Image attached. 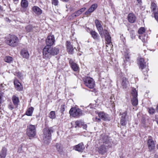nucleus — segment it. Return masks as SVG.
<instances>
[{
	"label": "nucleus",
	"instance_id": "f257e3e1",
	"mask_svg": "<svg viewBox=\"0 0 158 158\" xmlns=\"http://www.w3.org/2000/svg\"><path fill=\"white\" fill-rule=\"evenodd\" d=\"M54 131L52 127L46 128L43 129V141L46 144H48L50 143L51 139V134Z\"/></svg>",
	"mask_w": 158,
	"mask_h": 158
},
{
	"label": "nucleus",
	"instance_id": "f03ea898",
	"mask_svg": "<svg viewBox=\"0 0 158 158\" xmlns=\"http://www.w3.org/2000/svg\"><path fill=\"white\" fill-rule=\"evenodd\" d=\"M6 43L12 47L17 46L19 43V40L18 37L15 35H9L8 38L6 40Z\"/></svg>",
	"mask_w": 158,
	"mask_h": 158
},
{
	"label": "nucleus",
	"instance_id": "7ed1b4c3",
	"mask_svg": "<svg viewBox=\"0 0 158 158\" xmlns=\"http://www.w3.org/2000/svg\"><path fill=\"white\" fill-rule=\"evenodd\" d=\"M26 133L27 135L30 139L34 137L36 133V126L32 124L27 125Z\"/></svg>",
	"mask_w": 158,
	"mask_h": 158
},
{
	"label": "nucleus",
	"instance_id": "20e7f679",
	"mask_svg": "<svg viewBox=\"0 0 158 158\" xmlns=\"http://www.w3.org/2000/svg\"><path fill=\"white\" fill-rule=\"evenodd\" d=\"M105 35L106 43L107 44L106 47V49L108 50L110 48L111 50L113 45L111 44V38L109 33L106 30H104L103 35Z\"/></svg>",
	"mask_w": 158,
	"mask_h": 158
},
{
	"label": "nucleus",
	"instance_id": "39448f33",
	"mask_svg": "<svg viewBox=\"0 0 158 158\" xmlns=\"http://www.w3.org/2000/svg\"><path fill=\"white\" fill-rule=\"evenodd\" d=\"M69 112L70 115L74 117H79L83 115L81 110L76 107L71 108Z\"/></svg>",
	"mask_w": 158,
	"mask_h": 158
},
{
	"label": "nucleus",
	"instance_id": "423d86ee",
	"mask_svg": "<svg viewBox=\"0 0 158 158\" xmlns=\"http://www.w3.org/2000/svg\"><path fill=\"white\" fill-rule=\"evenodd\" d=\"M84 81L85 85L89 88L92 89L95 86V81L91 77H86L84 79Z\"/></svg>",
	"mask_w": 158,
	"mask_h": 158
},
{
	"label": "nucleus",
	"instance_id": "0eeeda50",
	"mask_svg": "<svg viewBox=\"0 0 158 158\" xmlns=\"http://www.w3.org/2000/svg\"><path fill=\"white\" fill-rule=\"evenodd\" d=\"M43 58L46 60H48L51 57L50 47L46 46L43 51Z\"/></svg>",
	"mask_w": 158,
	"mask_h": 158
},
{
	"label": "nucleus",
	"instance_id": "6e6552de",
	"mask_svg": "<svg viewBox=\"0 0 158 158\" xmlns=\"http://www.w3.org/2000/svg\"><path fill=\"white\" fill-rule=\"evenodd\" d=\"M137 62L138 65L139 66V68L141 69V70H143V71H144V69L147 71V69H145L147 66V64L144 61L143 58L140 57H139L137 59Z\"/></svg>",
	"mask_w": 158,
	"mask_h": 158
},
{
	"label": "nucleus",
	"instance_id": "1a4fd4ad",
	"mask_svg": "<svg viewBox=\"0 0 158 158\" xmlns=\"http://www.w3.org/2000/svg\"><path fill=\"white\" fill-rule=\"evenodd\" d=\"M95 23L96 27L98 30L99 34L102 37H103L104 34V30L102 25L101 23V22L98 19L95 20Z\"/></svg>",
	"mask_w": 158,
	"mask_h": 158
},
{
	"label": "nucleus",
	"instance_id": "9d476101",
	"mask_svg": "<svg viewBox=\"0 0 158 158\" xmlns=\"http://www.w3.org/2000/svg\"><path fill=\"white\" fill-rule=\"evenodd\" d=\"M55 37L53 35H51L48 36L46 40V46L50 47L55 42Z\"/></svg>",
	"mask_w": 158,
	"mask_h": 158
},
{
	"label": "nucleus",
	"instance_id": "9b49d317",
	"mask_svg": "<svg viewBox=\"0 0 158 158\" xmlns=\"http://www.w3.org/2000/svg\"><path fill=\"white\" fill-rule=\"evenodd\" d=\"M127 111H125L124 112L122 113L121 112H120L119 114L121 115L120 118V123L122 126H125L127 123L126 120V116L127 115Z\"/></svg>",
	"mask_w": 158,
	"mask_h": 158
},
{
	"label": "nucleus",
	"instance_id": "f8f14e48",
	"mask_svg": "<svg viewBox=\"0 0 158 158\" xmlns=\"http://www.w3.org/2000/svg\"><path fill=\"white\" fill-rule=\"evenodd\" d=\"M66 45L69 54H73L74 49L71 43L69 41H67L66 42Z\"/></svg>",
	"mask_w": 158,
	"mask_h": 158
},
{
	"label": "nucleus",
	"instance_id": "ddd939ff",
	"mask_svg": "<svg viewBox=\"0 0 158 158\" xmlns=\"http://www.w3.org/2000/svg\"><path fill=\"white\" fill-rule=\"evenodd\" d=\"M98 116L103 120L109 121L110 118L108 114L103 112H100L98 113Z\"/></svg>",
	"mask_w": 158,
	"mask_h": 158
},
{
	"label": "nucleus",
	"instance_id": "4468645a",
	"mask_svg": "<svg viewBox=\"0 0 158 158\" xmlns=\"http://www.w3.org/2000/svg\"><path fill=\"white\" fill-rule=\"evenodd\" d=\"M33 12L36 15H39L42 13V10L39 7L34 6L32 7Z\"/></svg>",
	"mask_w": 158,
	"mask_h": 158
},
{
	"label": "nucleus",
	"instance_id": "2eb2a0df",
	"mask_svg": "<svg viewBox=\"0 0 158 158\" xmlns=\"http://www.w3.org/2000/svg\"><path fill=\"white\" fill-rule=\"evenodd\" d=\"M69 63L70 64L71 67L73 71H77L78 70L79 67L77 64L74 62L72 60H70L69 61Z\"/></svg>",
	"mask_w": 158,
	"mask_h": 158
},
{
	"label": "nucleus",
	"instance_id": "dca6fc26",
	"mask_svg": "<svg viewBox=\"0 0 158 158\" xmlns=\"http://www.w3.org/2000/svg\"><path fill=\"white\" fill-rule=\"evenodd\" d=\"M84 148L85 147L83 143H81L74 147V149L75 150L80 152H82Z\"/></svg>",
	"mask_w": 158,
	"mask_h": 158
},
{
	"label": "nucleus",
	"instance_id": "f3484780",
	"mask_svg": "<svg viewBox=\"0 0 158 158\" xmlns=\"http://www.w3.org/2000/svg\"><path fill=\"white\" fill-rule=\"evenodd\" d=\"M21 55L23 57L28 59L29 57V55L27 49L23 48L21 51Z\"/></svg>",
	"mask_w": 158,
	"mask_h": 158
},
{
	"label": "nucleus",
	"instance_id": "a211bd4d",
	"mask_svg": "<svg viewBox=\"0 0 158 158\" xmlns=\"http://www.w3.org/2000/svg\"><path fill=\"white\" fill-rule=\"evenodd\" d=\"M151 137H149L148 140V144L149 149L150 150L153 149L155 147V144L153 140L151 139Z\"/></svg>",
	"mask_w": 158,
	"mask_h": 158
},
{
	"label": "nucleus",
	"instance_id": "6ab92c4d",
	"mask_svg": "<svg viewBox=\"0 0 158 158\" xmlns=\"http://www.w3.org/2000/svg\"><path fill=\"white\" fill-rule=\"evenodd\" d=\"M98 5L97 4H93L88 10L85 13L86 15H88L89 13L93 12L97 7Z\"/></svg>",
	"mask_w": 158,
	"mask_h": 158
},
{
	"label": "nucleus",
	"instance_id": "aec40b11",
	"mask_svg": "<svg viewBox=\"0 0 158 158\" xmlns=\"http://www.w3.org/2000/svg\"><path fill=\"white\" fill-rule=\"evenodd\" d=\"M121 83L123 88H126L129 82L126 77H123L121 79Z\"/></svg>",
	"mask_w": 158,
	"mask_h": 158
},
{
	"label": "nucleus",
	"instance_id": "412c9836",
	"mask_svg": "<svg viewBox=\"0 0 158 158\" xmlns=\"http://www.w3.org/2000/svg\"><path fill=\"white\" fill-rule=\"evenodd\" d=\"M14 84L17 90L21 91L22 90L23 88L22 86L20 83L17 80H15L14 81Z\"/></svg>",
	"mask_w": 158,
	"mask_h": 158
},
{
	"label": "nucleus",
	"instance_id": "4be33fe9",
	"mask_svg": "<svg viewBox=\"0 0 158 158\" xmlns=\"http://www.w3.org/2000/svg\"><path fill=\"white\" fill-rule=\"evenodd\" d=\"M128 20L129 22L133 23L136 20V17L132 13H130L128 15Z\"/></svg>",
	"mask_w": 158,
	"mask_h": 158
},
{
	"label": "nucleus",
	"instance_id": "5701e85b",
	"mask_svg": "<svg viewBox=\"0 0 158 158\" xmlns=\"http://www.w3.org/2000/svg\"><path fill=\"white\" fill-rule=\"evenodd\" d=\"M51 56L57 55L59 52V49L56 47L52 48L50 47Z\"/></svg>",
	"mask_w": 158,
	"mask_h": 158
},
{
	"label": "nucleus",
	"instance_id": "b1692460",
	"mask_svg": "<svg viewBox=\"0 0 158 158\" xmlns=\"http://www.w3.org/2000/svg\"><path fill=\"white\" fill-rule=\"evenodd\" d=\"M151 11L153 12L154 14L158 11V8L154 2H152L151 4Z\"/></svg>",
	"mask_w": 158,
	"mask_h": 158
},
{
	"label": "nucleus",
	"instance_id": "393cba45",
	"mask_svg": "<svg viewBox=\"0 0 158 158\" xmlns=\"http://www.w3.org/2000/svg\"><path fill=\"white\" fill-rule=\"evenodd\" d=\"M12 100L14 105L17 107L19 102L18 98L15 95H13L12 97Z\"/></svg>",
	"mask_w": 158,
	"mask_h": 158
},
{
	"label": "nucleus",
	"instance_id": "a878e982",
	"mask_svg": "<svg viewBox=\"0 0 158 158\" xmlns=\"http://www.w3.org/2000/svg\"><path fill=\"white\" fill-rule=\"evenodd\" d=\"M21 5L23 8H26L28 6V1L27 0H21Z\"/></svg>",
	"mask_w": 158,
	"mask_h": 158
},
{
	"label": "nucleus",
	"instance_id": "bb28decb",
	"mask_svg": "<svg viewBox=\"0 0 158 158\" xmlns=\"http://www.w3.org/2000/svg\"><path fill=\"white\" fill-rule=\"evenodd\" d=\"M90 34L94 40H98V39L99 36L98 34L95 31L91 30L90 32Z\"/></svg>",
	"mask_w": 158,
	"mask_h": 158
},
{
	"label": "nucleus",
	"instance_id": "cd10ccee",
	"mask_svg": "<svg viewBox=\"0 0 158 158\" xmlns=\"http://www.w3.org/2000/svg\"><path fill=\"white\" fill-rule=\"evenodd\" d=\"M106 151V147L104 145L100 146L98 148L99 152L102 154L104 153Z\"/></svg>",
	"mask_w": 158,
	"mask_h": 158
},
{
	"label": "nucleus",
	"instance_id": "c85d7f7f",
	"mask_svg": "<svg viewBox=\"0 0 158 158\" xmlns=\"http://www.w3.org/2000/svg\"><path fill=\"white\" fill-rule=\"evenodd\" d=\"M33 110L34 108L33 107H29L27 110L26 112V114L28 116H31L32 115Z\"/></svg>",
	"mask_w": 158,
	"mask_h": 158
},
{
	"label": "nucleus",
	"instance_id": "c756f323",
	"mask_svg": "<svg viewBox=\"0 0 158 158\" xmlns=\"http://www.w3.org/2000/svg\"><path fill=\"white\" fill-rule=\"evenodd\" d=\"M55 147L57 151L59 153H61V152H62L63 151V148L60 144L59 143H56V144Z\"/></svg>",
	"mask_w": 158,
	"mask_h": 158
},
{
	"label": "nucleus",
	"instance_id": "7c9ffc66",
	"mask_svg": "<svg viewBox=\"0 0 158 158\" xmlns=\"http://www.w3.org/2000/svg\"><path fill=\"white\" fill-rule=\"evenodd\" d=\"M7 149L5 147H3L1 154V158H5L6 154Z\"/></svg>",
	"mask_w": 158,
	"mask_h": 158
},
{
	"label": "nucleus",
	"instance_id": "2f4dec72",
	"mask_svg": "<svg viewBox=\"0 0 158 158\" xmlns=\"http://www.w3.org/2000/svg\"><path fill=\"white\" fill-rule=\"evenodd\" d=\"M35 28V27H33L31 25H28L25 27V30L27 32H29L35 31L34 30Z\"/></svg>",
	"mask_w": 158,
	"mask_h": 158
},
{
	"label": "nucleus",
	"instance_id": "473e14b6",
	"mask_svg": "<svg viewBox=\"0 0 158 158\" xmlns=\"http://www.w3.org/2000/svg\"><path fill=\"white\" fill-rule=\"evenodd\" d=\"M109 138L106 135H104L101 139L103 143H107L109 141Z\"/></svg>",
	"mask_w": 158,
	"mask_h": 158
},
{
	"label": "nucleus",
	"instance_id": "72a5a7b5",
	"mask_svg": "<svg viewBox=\"0 0 158 158\" xmlns=\"http://www.w3.org/2000/svg\"><path fill=\"white\" fill-rule=\"evenodd\" d=\"M131 101L132 105L134 106H137L138 104V101L137 98H133Z\"/></svg>",
	"mask_w": 158,
	"mask_h": 158
},
{
	"label": "nucleus",
	"instance_id": "f704fd0d",
	"mask_svg": "<svg viewBox=\"0 0 158 158\" xmlns=\"http://www.w3.org/2000/svg\"><path fill=\"white\" fill-rule=\"evenodd\" d=\"M131 94L133 98H137L138 93L135 89L133 88L132 89Z\"/></svg>",
	"mask_w": 158,
	"mask_h": 158
},
{
	"label": "nucleus",
	"instance_id": "c9c22d12",
	"mask_svg": "<svg viewBox=\"0 0 158 158\" xmlns=\"http://www.w3.org/2000/svg\"><path fill=\"white\" fill-rule=\"evenodd\" d=\"M82 125H83V123L77 121L75 122V127L76 128L77 127H81Z\"/></svg>",
	"mask_w": 158,
	"mask_h": 158
},
{
	"label": "nucleus",
	"instance_id": "e433bc0d",
	"mask_svg": "<svg viewBox=\"0 0 158 158\" xmlns=\"http://www.w3.org/2000/svg\"><path fill=\"white\" fill-rule=\"evenodd\" d=\"M5 61L7 63H10L13 60V58L10 56H6L4 59Z\"/></svg>",
	"mask_w": 158,
	"mask_h": 158
},
{
	"label": "nucleus",
	"instance_id": "4c0bfd02",
	"mask_svg": "<svg viewBox=\"0 0 158 158\" xmlns=\"http://www.w3.org/2000/svg\"><path fill=\"white\" fill-rule=\"evenodd\" d=\"M49 117L51 118H55L56 117L55 112L54 111H51L49 114Z\"/></svg>",
	"mask_w": 158,
	"mask_h": 158
},
{
	"label": "nucleus",
	"instance_id": "58836bf2",
	"mask_svg": "<svg viewBox=\"0 0 158 158\" xmlns=\"http://www.w3.org/2000/svg\"><path fill=\"white\" fill-rule=\"evenodd\" d=\"M148 112L150 114H153L156 112V110L152 107L148 108Z\"/></svg>",
	"mask_w": 158,
	"mask_h": 158
},
{
	"label": "nucleus",
	"instance_id": "ea45409f",
	"mask_svg": "<svg viewBox=\"0 0 158 158\" xmlns=\"http://www.w3.org/2000/svg\"><path fill=\"white\" fill-rule=\"evenodd\" d=\"M145 28L144 27H141L139 30L138 33L139 34H142L145 32Z\"/></svg>",
	"mask_w": 158,
	"mask_h": 158
},
{
	"label": "nucleus",
	"instance_id": "a19ab883",
	"mask_svg": "<svg viewBox=\"0 0 158 158\" xmlns=\"http://www.w3.org/2000/svg\"><path fill=\"white\" fill-rule=\"evenodd\" d=\"M81 11H80L79 10L77 11L75 13L73 14V16L77 17L79 16L81 14Z\"/></svg>",
	"mask_w": 158,
	"mask_h": 158
},
{
	"label": "nucleus",
	"instance_id": "79ce46f5",
	"mask_svg": "<svg viewBox=\"0 0 158 158\" xmlns=\"http://www.w3.org/2000/svg\"><path fill=\"white\" fill-rule=\"evenodd\" d=\"M52 5L56 6L58 5V0H52Z\"/></svg>",
	"mask_w": 158,
	"mask_h": 158
},
{
	"label": "nucleus",
	"instance_id": "37998d69",
	"mask_svg": "<svg viewBox=\"0 0 158 158\" xmlns=\"http://www.w3.org/2000/svg\"><path fill=\"white\" fill-rule=\"evenodd\" d=\"M145 69H147V71H146V70H145V69L143 70L144 71H143V70H142V71L143 73L144 74V75H145L146 76H148V69L147 67L145 68Z\"/></svg>",
	"mask_w": 158,
	"mask_h": 158
},
{
	"label": "nucleus",
	"instance_id": "c03bdc74",
	"mask_svg": "<svg viewBox=\"0 0 158 158\" xmlns=\"http://www.w3.org/2000/svg\"><path fill=\"white\" fill-rule=\"evenodd\" d=\"M65 110L64 109V105H62L60 107V111L61 113H63Z\"/></svg>",
	"mask_w": 158,
	"mask_h": 158
},
{
	"label": "nucleus",
	"instance_id": "a18cd8bd",
	"mask_svg": "<svg viewBox=\"0 0 158 158\" xmlns=\"http://www.w3.org/2000/svg\"><path fill=\"white\" fill-rule=\"evenodd\" d=\"M93 119L94 121L100 122L101 121V119L100 118L97 117L93 118Z\"/></svg>",
	"mask_w": 158,
	"mask_h": 158
},
{
	"label": "nucleus",
	"instance_id": "49530a36",
	"mask_svg": "<svg viewBox=\"0 0 158 158\" xmlns=\"http://www.w3.org/2000/svg\"><path fill=\"white\" fill-rule=\"evenodd\" d=\"M8 107L11 110H12L14 108L12 104H9L8 105Z\"/></svg>",
	"mask_w": 158,
	"mask_h": 158
},
{
	"label": "nucleus",
	"instance_id": "de8ad7c7",
	"mask_svg": "<svg viewBox=\"0 0 158 158\" xmlns=\"http://www.w3.org/2000/svg\"><path fill=\"white\" fill-rule=\"evenodd\" d=\"M138 2V5L139 6L141 5L142 3V0H136Z\"/></svg>",
	"mask_w": 158,
	"mask_h": 158
},
{
	"label": "nucleus",
	"instance_id": "09e8293b",
	"mask_svg": "<svg viewBox=\"0 0 158 158\" xmlns=\"http://www.w3.org/2000/svg\"><path fill=\"white\" fill-rule=\"evenodd\" d=\"M81 127H82L84 129L86 130V128H87V125L85 124H84L83 123V125H82V126Z\"/></svg>",
	"mask_w": 158,
	"mask_h": 158
},
{
	"label": "nucleus",
	"instance_id": "8fccbe9b",
	"mask_svg": "<svg viewBox=\"0 0 158 158\" xmlns=\"http://www.w3.org/2000/svg\"><path fill=\"white\" fill-rule=\"evenodd\" d=\"M85 9H86V8L85 7H84V8H82L80 9L79 10L80 11H81V13H82V12H83V11H84L85 10Z\"/></svg>",
	"mask_w": 158,
	"mask_h": 158
},
{
	"label": "nucleus",
	"instance_id": "3c124183",
	"mask_svg": "<svg viewBox=\"0 0 158 158\" xmlns=\"http://www.w3.org/2000/svg\"><path fill=\"white\" fill-rule=\"evenodd\" d=\"M22 146H21L20 147H19L18 150V152H20L22 150Z\"/></svg>",
	"mask_w": 158,
	"mask_h": 158
},
{
	"label": "nucleus",
	"instance_id": "603ef678",
	"mask_svg": "<svg viewBox=\"0 0 158 158\" xmlns=\"http://www.w3.org/2000/svg\"><path fill=\"white\" fill-rule=\"evenodd\" d=\"M156 110L157 112H158V104H157L156 108Z\"/></svg>",
	"mask_w": 158,
	"mask_h": 158
},
{
	"label": "nucleus",
	"instance_id": "864d4df0",
	"mask_svg": "<svg viewBox=\"0 0 158 158\" xmlns=\"http://www.w3.org/2000/svg\"><path fill=\"white\" fill-rule=\"evenodd\" d=\"M62 1H64V2H68V1L69 0H62Z\"/></svg>",
	"mask_w": 158,
	"mask_h": 158
},
{
	"label": "nucleus",
	"instance_id": "5fc2aeb1",
	"mask_svg": "<svg viewBox=\"0 0 158 158\" xmlns=\"http://www.w3.org/2000/svg\"><path fill=\"white\" fill-rule=\"evenodd\" d=\"M139 39H141L142 37L141 36L139 35Z\"/></svg>",
	"mask_w": 158,
	"mask_h": 158
},
{
	"label": "nucleus",
	"instance_id": "6e6d98bb",
	"mask_svg": "<svg viewBox=\"0 0 158 158\" xmlns=\"http://www.w3.org/2000/svg\"><path fill=\"white\" fill-rule=\"evenodd\" d=\"M13 1H14V2H15L18 1L19 0H13Z\"/></svg>",
	"mask_w": 158,
	"mask_h": 158
},
{
	"label": "nucleus",
	"instance_id": "4d7b16f0",
	"mask_svg": "<svg viewBox=\"0 0 158 158\" xmlns=\"http://www.w3.org/2000/svg\"><path fill=\"white\" fill-rule=\"evenodd\" d=\"M157 148L158 149V144L157 145Z\"/></svg>",
	"mask_w": 158,
	"mask_h": 158
},
{
	"label": "nucleus",
	"instance_id": "13d9d810",
	"mask_svg": "<svg viewBox=\"0 0 158 158\" xmlns=\"http://www.w3.org/2000/svg\"><path fill=\"white\" fill-rule=\"evenodd\" d=\"M2 85V84H1V85H0V86H1H1Z\"/></svg>",
	"mask_w": 158,
	"mask_h": 158
}]
</instances>
